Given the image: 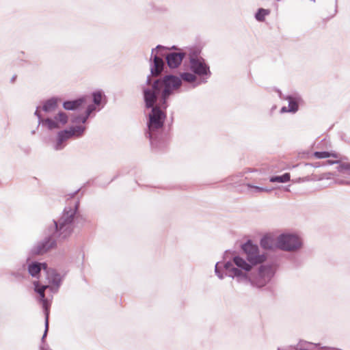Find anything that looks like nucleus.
<instances>
[{
  "instance_id": "1",
  "label": "nucleus",
  "mask_w": 350,
  "mask_h": 350,
  "mask_svg": "<svg viewBox=\"0 0 350 350\" xmlns=\"http://www.w3.org/2000/svg\"><path fill=\"white\" fill-rule=\"evenodd\" d=\"M241 250L246 259L234 255L224 262H217L215 266L216 275L222 280L225 276L245 285L250 284L256 288H262L274 277L278 266L275 263L261 265L267 260V255L260 254L257 245L251 240L242 244Z\"/></svg>"
},
{
  "instance_id": "2",
  "label": "nucleus",
  "mask_w": 350,
  "mask_h": 350,
  "mask_svg": "<svg viewBox=\"0 0 350 350\" xmlns=\"http://www.w3.org/2000/svg\"><path fill=\"white\" fill-rule=\"evenodd\" d=\"M180 88V80L173 75L152 81L147 76L146 84L142 86L145 107L150 109L147 121L146 135L153 148L159 149L163 142L164 122L166 119L167 100Z\"/></svg>"
},
{
  "instance_id": "3",
  "label": "nucleus",
  "mask_w": 350,
  "mask_h": 350,
  "mask_svg": "<svg viewBox=\"0 0 350 350\" xmlns=\"http://www.w3.org/2000/svg\"><path fill=\"white\" fill-rule=\"evenodd\" d=\"M77 192L68 195L61 215L48 227L45 234V253L55 248L60 239L68 238L75 228H81L85 223V219L79 211L80 201L76 197Z\"/></svg>"
},
{
  "instance_id": "4",
  "label": "nucleus",
  "mask_w": 350,
  "mask_h": 350,
  "mask_svg": "<svg viewBox=\"0 0 350 350\" xmlns=\"http://www.w3.org/2000/svg\"><path fill=\"white\" fill-rule=\"evenodd\" d=\"M189 68L191 72H180L179 77L176 76L180 81L191 84L193 88L206 83L211 77L210 66L206 60L200 55V51L194 50L189 54Z\"/></svg>"
},
{
  "instance_id": "5",
  "label": "nucleus",
  "mask_w": 350,
  "mask_h": 350,
  "mask_svg": "<svg viewBox=\"0 0 350 350\" xmlns=\"http://www.w3.org/2000/svg\"><path fill=\"white\" fill-rule=\"evenodd\" d=\"M168 49L162 45H157L152 49L150 58V70L152 81V77H158L166 68V64L170 68H178L186 56L182 50L167 53Z\"/></svg>"
},
{
  "instance_id": "6",
  "label": "nucleus",
  "mask_w": 350,
  "mask_h": 350,
  "mask_svg": "<svg viewBox=\"0 0 350 350\" xmlns=\"http://www.w3.org/2000/svg\"><path fill=\"white\" fill-rule=\"evenodd\" d=\"M63 278L64 275H62L55 269L48 268L45 263V293L46 291L51 293L48 297H45V338L49 331V308L51 300L53 294L58 292Z\"/></svg>"
},
{
  "instance_id": "7",
  "label": "nucleus",
  "mask_w": 350,
  "mask_h": 350,
  "mask_svg": "<svg viewBox=\"0 0 350 350\" xmlns=\"http://www.w3.org/2000/svg\"><path fill=\"white\" fill-rule=\"evenodd\" d=\"M87 128L83 125H74L57 133L56 142L53 145L55 150H62L67 145V142L72 138H80L85 133Z\"/></svg>"
},
{
  "instance_id": "8",
  "label": "nucleus",
  "mask_w": 350,
  "mask_h": 350,
  "mask_svg": "<svg viewBox=\"0 0 350 350\" xmlns=\"http://www.w3.org/2000/svg\"><path fill=\"white\" fill-rule=\"evenodd\" d=\"M302 246L301 239L292 233H282L276 239V248L286 252H295Z\"/></svg>"
},
{
  "instance_id": "9",
  "label": "nucleus",
  "mask_w": 350,
  "mask_h": 350,
  "mask_svg": "<svg viewBox=\"0 0 350 350\" xmlns=\"http://www.w3.org/2000/svg\"><path fill=\"white\" fill-rule=\"evenodd\" d=\"M279 92V96L280 98L288 100V111L290 113H295L299 110V105L302 101L301 98L299 95H287L285 97H282V92Z\"/></svg>"
},
{
  "instance_id": "10",
  "label": "nucleus",
  "mask_w": 350,
  "mask_h": 350,
  "mask_svg": "<svg viewBox=\"0 0 350 350\" xmlns=\"http://www.w3.org/2000/svg\"><path fill=\"white\" fill-rule=\"evenodd\" d=\"M93 105L98 107V111H100L106 104V96L100 90L93 92L92 94Z\"/></svg>"
},
{
  "instance_id": "11",
  "label": "nucleus",
  "mask_w": 350,
  "mask_h": 350,
  "mask_svg": "<svg viewBox=\"0 0 350 350\" xmlns=\"http://www.w3.org/2000/svg\"><path fill=\"white\" fill-rule=\"evenodd\" d=\"M85 102V98L84 97H80L75 100H66L63 103V107L66 110L75 111Z\"/></svg>"
},
{
  "instance_id": "12",
  "label": "nucleus",
  "mask_w": 350,
  "mask_h": 350,
  "mask_svg": "<svg viewBox=\"0 0 350 350\" xmlns=\"http://www.w3.org/2000/svg\"><path fill=\"white\" fill-rule=\"evenodd\" d=\"M260 246L265 250H273L276 247V241L270 235H264L260 241Z\"/></svg>"
},
{
  "instance_id": "13",
  "label": "nucleus",
  "mask_w": 350,
  "mask_h": 350,
  "mask_svg": "<svg viewBox=\"0 0 350 350\" xmlns=\"http://www.w3.org/2000/svg\"><path fill=\"white\" fill-rule=\"evenodd\" d=\"M290 174L289 173H284L282 175H277V176H271L269 178L270 182L271 183H287L290 180Z\"/></svg>"
},
{
  "instance_id": "14",
  "label": "nucleus",
  "mask_w": 350,
  "mask_h": 350,
  "mask_svg": "<svg viewBox=\"0 0 350 350\" xmlns=\"http://www.w3.org/2000/svg\"><path fill=\"white\" fill-rule=\"evenodd\" d=\"M59 98L57 97H52L45 100V112L52 111L57 107Z\"/></svg>"
},
{
  "instance_id": "15",
  "label": "nucleus",
  "mask_w": 350,
  "mask_h": 350,
  "mask_svg": "<svg viewBox=\"0 0 350 350\" xmlns=\"http://www.w3.org/2000/svg\"><path fill=\"white\" fill-rule=\"evenodd\" d=\"M270 14V10L265 8H259L255 14V18L258 22H263L265 17Z\"/></svg>"
},
{
  "instance_id": "16",
  "label": "nucleus",
  "mask_w": 350,
  "mask_h": 350,
  "mask_svg": "<svg viewBox=\"0 0 350 350\" xmlns=\"http://www.w3.org/2000/svg\"><path fill=\"white\" fill-rule=\"evenodd\" d=\"M329 165H332L334 163H338L337 167V170L339 172H345L346 171L350 170V163H340L338 161H327Z\"/></svg>"
},
{
  "instance_id": "17",
  "label": "nucleus",
  "mask_w": 350,
  "mask_h": 350,
  "mask_svg": "<svg viewBox=\"0 0 350 350\" xmlns=\"http://www.w3.org/2000/svg\"><path fill=\"white\" fill-rule=\"evenodd\" d=\"M45 126H47L49 129L52 130L55 129L60 128V124L57 120L55 118H45Z\"/></svg>"
},
{
  "instance_id": "18",
  "label": "nucleus",
  "mask_w": 350,
  "mask_h": 350,
  "mask_svg": "<svg viewBox=\"0 0 350 350\" xmlns=\"http://www.w3.org/2000/svg\"><path fill=\"white\" fill-rule=\"evenodd\" d=\"M54 117L60 125H65L68 121V117L64 111H59Z\"/></svg>"
},
{
  "instance_id": "19",
  "label": "nucleus",
  "mask_w": 350,
  "mask_h": 350,
  "mask_svg": "<svg viewBox=\"0 0 350 350\" xmlns=\"http://www.w3.org/2000/svg\"><path fill=\"white\" fill-rule=\"evenodd\" d=\"M89 119V117L84 113V115H77L72 118L71 122L73 124H86L88 122V120Z\"/></svg>"
},
{
  "instance_id": "20",
  "label": "nucleus",
  "mask_w": 350,
  "mask_h": 350,
  "mask_svg": "<svg viewBox=\"0 0 350 350\" xmlns=\"http://www.w3.org/2000/svg\"><path fill=\"white\" fill-rule=\"evenodd\" d=\"M314 156L317 159H325L333 157L336 158V154H332L328 151H316L314 152Z\"/></svg>"
},
{
  "instance_id": "21",
  "label": "nucleus",
  "mask_w": 350,
  "mask_h": 350,
  "mask_svg": "<svg viewBox=\"0 0 350 350\" xmlns=\"http://www.w3.org/2000/svg\"><path fill=\"white\" fill-rule=\"evenodd\" d=\"M40 264L33 263L29 266V273L32 276H36L37 274L40 273Z\"/></svg>"
},
{
  "instance_id": "22",
  "label": "nucleus",
  "mask_w": 350,
  "mask_h": 350,
  "mask_svg": "<svg viewBox=\"0 0 350 350\" xmlns=\"http://www.w3.org/2000/svg\"><path fill=\"white\" fill-rule=\"evenodd\" d=\"M34 286H35V291L37 292L38 293H39V295H40V297H41L40 302H42V305L44 306V300H43V298H44V286L41 285L38 282H34Z\"/></svg>"
},
{
  "instance_id": "23",
  "label": "nucleus",
  "mask_w": 350,
  "mask_h": 350,
  "mask_svg": "<svg viewBox=\"0 0 350 350\" xmlns=\"http://www.w3.org/2000/svg\"><path fill=\"white\" fill-rule=\"evenodd\" d=\"M248 189H250L252 190V191L255 193H261L264 191H269L270 189H267V187H262L258 186L252 185L251 184L247 185Z\"/></svg>"
},
{
  "instance_id": "24",
  "label": "nucleus",
  "mask_w": 350,
  "mask_h": 350,
  "mask_svg": "<svg viewBox=\"0 0 350 350\" xmlns=\"http://www.w3.org/2000/svg\"><path fill=\"white\" fill-rule=\"evenodd\" d=\"M98 111V107L95 106L94 105L92 104L88 106L85 113L89 117H91L92 113H93L95 111Z\"/></svg>"
},
{
  "instance_id": "25",
  "label": "nucleus",
  "mask_w": 350,
  "mask_h": 350,
  "mask_svg": "<svg viewBox=\"0 0 350 350\" xmlns=\"http://www.w3.org/2000/svg\"><path fill=\"white\" fill-rule=\"evenodd\" d=\"M36 115L38 116V117L39 118V120H40V122L42 121L41 120V114H40V107H38L36 112H35Z\"/></svg>"
},
{
  "instance_id": "26",
  "label": "nucleus",
  "mask_w": 350,
  "mask_h": 350,
  "mask_svg": "<svg viewBox=\"0 0 350 350\" xmlns=\"http://www.w3.org/2000/svg\"><path fill=\"white\" fill-rule=\"evenodd\" d=\"M280 111H281V113L288 112V107H282Z\"/></svg>"
},
{
  "instance_id": "27",
  "label": "nucleus",
  "mask_w": 350,
  "mask_h": 350,
  "mask_svg": "<svg viewBox=\"0 0 350 350\" xmlns=\"http://www.w3.org/2000/svg\"><path fill=\"white\" fill-rule=\"evenodd\" d=\"M228 252H229V251H228V250H226V251L225 252V254H224V259H226V258H227V255H228Z\"/></svg>"
},
{
  "instance_id": "28",
  "label": "nucleus",
  "mask_w": 350,
  "mask_h": 350,
  "mask_svg": "<svg viewBox=\"0 0 350 350\" xmlns=\"http://www.w3.org/2000/svg\"><path fill=\"white\" fill-rule=\"evenodd\" d=\"M45 350H47L46 347H45Z\"/></svg>"
}]
</instances>
